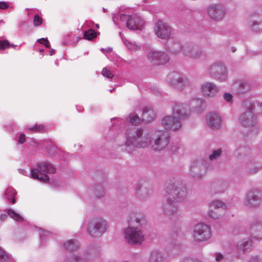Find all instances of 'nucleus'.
Listing matches in <instances>:
<instances>
[{
    "instance_id": "31",
    "label": "nucleus",
    "mask_w": 262,
    "mask_h": 262,
    "mask_svg": "<svg viewBox=\"0 0 262 262\" xmlns=\"http://www.w3.org/2000/svg\"><path fill=\"white\" fill-rule=\"evenodd\" d=\"M75 36L73 35H67L62 39V43L64 45L71 44L74 42Z\"/></svg>"
},
{
    "instance_id": "19",
    "label": "nucleus",
    "mask_w": 262,
    "mask_h": 262,
    "mask_svg": "<svg viewBox=\"0 0 262 262\" xmlns=\"http://www.w3.org/2000/svg\"><path fill=\"white\" fill-rule=\"evenodd\" d=\"M226 206L224 202L221 200H215L211 201L209 203V210L208 212L209 215L214 219L219 217L215 211H218L220 209H225Z\"/></svg>"
},
{
    "instance_id": "61",
    "label": "nucleus",
    "mask_w": 262,
    "mask_h": 262,
    "mask_svg": "<svg viewBox=\"0 0 262 262\" xmlns=\"http://www.w3.org/2000/svg\"><path fill=\"white\" fill-rule=\"evenodd\" d=\"M79 110H80V108H77V110L78 111Z\"/></svg>"
},
{
    "instance_id": "18",
    "label": "nucleus",
    "mask_w": 262,
    "mask_h": 262,
    "mask_svg": "<svg viewBox=\"0 0 262 262\" xmlns=\"http://www.w3.org/2000/svg\"><path fill=\"white\" fill-rule=\"evenodd\" d=\"M206 123L211 128L217 129L221 124V117L216 113H210L206 116Z\"/></svg>"
},
{
    "instance_id": "1",
    "label": "nucleus",
    "mask_w": 262,
    "mask_h": 262,
    "mask_svg": "<svg viewBox=\"0 0 262 262\" xmlns=\"http://www.w3.org/2000/svg\"><path fill=\"white\" fill-rule=\"evenodd\" d=\"M166 192L168 199L163 203L162 207L166 214L171 215L178 211V203L184 201L187 198L188 193L185 185L179 183L168 184Z\"/></svg>"
},
{
    "instance_id": "59",
    "label": "nucleus",
    "mask_w": 262,
    "mask_h": 262,
    "mask_svg": "<svg viewBox=\"0 0 262 262\" xmlns=\"http://www.w3.org/2000/svg\"><path fill=\"white\" fill-rule=\"evenodd\" d=\"M103 11H104V12H105V11H106V9H104V8H103Z\"/></svg>"
},
{
    "instance_id": "62",
    "label": "nucleus",
    "mask_w": 262,
    "mask_h": 262,
    "mask_svg": "<svg viewBox=\"0 0 262 262\" xmlns=\"http://www.w3.org/2000/svg\"><path fill=\"white\" fill-rule=\"evenodd\" d=\"M79 110H80V108H77V110L78 111Z\"/></svg>"
},
{
    "instance_id": "2",
    "label": "nucleus",
    "mask_w": 262,
    "mask_h": 262,
    "mask_svg": "<svg viewBox=\"0 0 262 262\" xmlns=\"http://www.w3.org/2000/svg\"><path fill=\"white\" fill-rule=\"evenodd\" d=\"M189 111L183 104L176 103L173 107L172 115L163 118L162 124L166 130H177L181 126V121L189 115Z\"/></svg>"
},
{
    "instance_id": "58",
    "label": "nucleus",
    "mask_w": 262,
    "mask_h": 262,
    "mask_svg": "<svg viewBox=\"0 0 262 262\" xmlns=\"http://www.w3.org/2000/svg\"><path fill=\"white\" fill-rule=\"evenodd\" d=\"M111 50L108 49L107 50V52H111Z\"/></svg>"
},
{
    "instance_id": "41",
    "label": "nucleus",
    "mask_w": 262,
    "mask_h": 262,
    "mask_svg": "<svg viewBox=\"0 0 262 262\" xmlns=\"http://www.w3.org/2000/svg\"><path fill=\"white\" fill-rule=\"evenodd\" d=\"M40 230L41 231L40 232V238L42 242L45 241V237L49 236L50 233L48 231H44L41 229H40Z\"/></svg>"
},
{
    "instance_id": "22",
    "label": "nucleus",
    "mask_w": 262,
    "mask_h": 262,
    "mask_svg": "<svg viewBox=\"0 0 262 262\" xmlns=\"http://www.w3.org/2000/svg\"><path fill=\"white\" fill-rule=\"evenodd\" d=\"M251 233L254 238H262V223H253L251 227Z\"/></svg>"
},
{
    "instance_id": "7",
    "label": "nucleus",
    "mask_w": 262,
    "mask_h": 262,
    "mask_svg": "<svg viewBox=\"0 0 262 262\" xmlns=\"http://www.w3.org/2000/svg\"><path fill=\"white\" fill-rule=\"evenodd\" d=\"M124 238L131 245H141L144 240L141 230L138 227L128 226L124 230Z\"/></svg>"
},
{
    "instance_id": "28",
    "label": "nucleus",
    "mask_w": 262,
    "mask_h": 262,
    "mask_svg": "<svg viewBox=\"0 0 262 262\" xmlns=\"http://www.w3.org/2000/svg\"><path fill=\"white\" fill-rule=\"evenodd\" d=\"M7 213L10 217L13 219L14 220L17 222H23V217L20 215L18 213H17L15 211L11 209L7 210Z\"/></svg>"
},
{
    "instance_id": "39",
    "label": "nucleus",
    "mask_w": 262,
    "mask_h": 262,
    "mask_svg": "<svg viewBox=\"0 0 262 262\" xmlns=\"http://www.w3.org/2000/svg\"><path fill=\"white\" fill-rule=\"evenodd\" d=\"M102 74L103 76L107 78H112L114 77V74L110 70L107 69L106 68L103 69L102 71Z\"/></svg>"
},
{
    "instance_id": "43",
    "label": "nucleus",
    "mask_w": 262,
    "mask_h": 262,
    "mask_svg": "<svg viewBox=\"0 0 262 262\" xmlns=\"http://www.w3.org/2000/svg\"><path fill=\"white\" fill-rule=\"evenodd\" d=\"M215 260L217 262L222 261L224 259L223 254L221 253H217L215 254Z\"/></svg>"
},
{
    "instance_id": "60",
    "label": "nucleus",
    "mask_w": 262,
    "mask_h": 262,
    "mask_svg": "<svg viewBox=\"0 0 262 262\" xmlns=\"http://www.w3.org/2000/svg\"><path fill=\"white\" fill-rule=\"evenodd\" d=\"M101 50L102 51H103L104 50V49H101Z\"/></svg>"
},
{
    "instance_id": "25",
    "label": "nucleus",
    "mask_w": 262,
    "mask_h": 262,
    "mask_svg": "<svg viewBox=\"0 0 262 262\" xmlns=\"http://www.w3.org/2000/svg\"><path fill=\"white\" fill-rule=\"evenodd\" d=\"M252 247V242L251 240L247 239L237 244V250L240 251H245Z\"/></svg>"
},
{
    "instance_id": "8",
    "label": "nucleus",
    "mask_w": 262,
    "mask_h": 262,
    "mask_svg": "<svg viewBox=\"0 0 262 262\" xmlns=\"http://www.w3.org/2000/svg\"><path fill=\"white\" fill-rule=\"evenodd\" d=\"M212 235L210 227L205 224L200 223L193 228L192 237L195 241L205 242L209 240Z\"/></svg>"
},
{
    "instance_id": "51",
    "label": "nucleus",
    "mask_w": 262,
    "mask_h": 262,
    "mask_svg": "<svg viewBox=\"0 0 262 262\" xmlns=\"http://www.w3.org/2000/svg\"><path fill=\"white\" fill-rule=\"evenodd\" d=\"M18 171L20 173L23 175L27 176L28 174L27 171L24 169H19Z\"/></svg>"
},
{
    "instance_id": "45",
    "label": "nucleus",
    "mask_w": 262,
    "mask_h": 262,
    "mask_svg": "<svg viewBox=\"0 0 262 262\" xmlns=\"http://www.w3.org/2000/svg\"><path fill=\"white\" fill-rule=\"evenodd\" d=\"M26 141V137L25 135L24 134H21L20 135L18 138V142L20 144H23Z\"/></svg>"
},
{
    "instance_id": "15",
    "label": "nucleus",
    "mask_w": 262,
    "mask_h": 262,
    "mask_svg": "<svg viewBox=\"0 0 262 262\" xmlns=\"http://www.w3.org/2000/svg\"><path fill=\"white\" fill-rule=\"evenodd\" d=\"M179 51H174V53L177 54L181 52L184 55L193 59L199 58L202 54V51L201 50L194 48L192 45L189 44L181 45Z\"/></svg>"
},
{
    "instance_id": "27",
    "label": "nucleus",
    "mask_w": 262,
    "mask_h": 262,
    "mask_svg": "<svg viewBox=\"0 0 262 262\" xmlns=\"http://www.w3.org/2000/svg\"><path fill=\"white\" fill-rule=\"evenodd\" d=\"M120 37L122 38V41L124 42V43L126 47L131 51H135L138 50L139 49V47L136 45L134 43L131 42L129 41L126 38H124L122 36V33L121 32L119 33Z\"/></svg>"
},
{
    "instance_id": "53",
    "label": "nucleus",
    "mask_w": 262,
    "mask_h": 262,
    "mask_svg": "<svg viewBox=\"0 0 262 262\" xmlns=\"http://www.w3.org/2000/svg\"><path fill=\"white\" fill-rule=\"evenodd\" d=\"M44 45L45 46V47L47 48H49L50 47V42H49L48 40L47 39H46V43L44 44Z\"/></svg>"
},
{
    "instance_id": "24",
    "label": "nucleus",
    "mask_w": 262,
    "mask_h": 262,
    "mask_svg": "<svg viewBox=\"0 0 262 262\" xmlns=\"http://www.w3.org/2000/svg\"><path fill=\"white\" fill-rule=\"evenodd\" d=\"M149 262H165L162 254L158 251H153L150 254Z\"/></svg>"
},
{
    "instance_id": "9",
    "label": "nucleus",
    "mask_w": 262,
    "mask_h": 262,
    "mask_svg": "<svg viewBox=\"0 0 262 262\" xmlns=\"http://www.w3.org/2000/svg\"><path fill=\"white\" fill-rule=\"evenodd\" d=\"M106 221L101 218H96L92 220L88 224V231L93 237L101 236L107 229Z\"/></svg>"
},
{
    "instance_id": "33",
    "label": "nucleus",
    "mask_w": 262,
    "mask_h": 262,
    "mask_svg": "<svg viewBox=\"0 0 262 262\" xmlns=\"http://www.w3.org/2000/svg\"><path fill=\"white\" fill-rule=\"evenodd\" d=\"M251 29L255 32H259L262 29V24L253 21L251 25Z\"/></svg>"
},
{
    "instance_id": "36",
    "label": "nucleus",
    "mask_w": 262,
    "mask_h": 262,
    "mask_svg": "<svg viewBox=\"0 0 262 262\" xmlns=\"http://www.w3.org/2000/svg\"><path fill=\"white\" fill-rule=\"evenodd\" d=\"M26 128L29 130H33L34 132H42L44 130V127L41 125H36L31 127L27 126Z\"/></svg>"
},
{
    "instance_id": "11",
    "label": "nucleus",
    "mask_w": 262,
    "mask_h": 262,
    "mask_svg": "<svg viewBox=\"0 0 262 262\" xmlns=\"http://www.w3.org/2000/svg\"><path fill=\"white\" fill-rule=\"evenodd\" d=\"M168 83L173 88L182 90L188 84L187 80L181 74L172 73L167 77Z\"/></svg>"
},
{
    "instance_id": "6",
    "label": "nucleus",
    "mask_w": 262,
    "mask_h": 262,
    "mask_svg": "<svg viewBox=\"0 0 262 262\" xmlns=\"http://www.w3.org/2000/svg\"><path fill=\"white\" fill-rule=\"evenodd\" d=\"M170 135L167 130H158L152 136L154 144L151 147L153 150L160 151L164 149L169 142Z\"/></svg>"
},
{
    "instance_id": "35",
    "label": "nucleus",
    "mask_w": 262,
    "mask_h": 262,
    "mask_svg": "<svg viewBox=\"0 0 262 262\" xmlns=\"http://www.w3.org/2000/svg\"><path fill=\"white\" fill-rule=\"evenodd\" d=\"M10 46L14 47L15 46L14 45H10L9 42L7 40H0V49L5 50L7 48H9Z\"/></svg>"
},
{
    "instance_id": "21",
    "label": "nucleus",
    "mask_w": 262,
    "mask_h": 262,
    "mask_svg": "<svg viewBox=\"0 0 262 262\" xmlns=\"http://www.w3.org/2000/svg\"><path fill=\"white\" fill-rule=\"evenodd\" d=\"M16 190L12 187L7 188L4 194L3 197L5 200H7L12 204L15 203Z\"/></svg>"
},
{
    "instance_id": "38",
    "label": "nucleus",
    "mask_w": 262,
    "mask_h": 262,
    "mask_svg": "<svg viewBox=\"0 0 262 262\" xmlns=\"http://www.w3.org/2000/svg\"><path fill=\"white\" fill-rule=\"evenodd\" d=\"M236 85H237L239 86V90L238 91V93H244L248 89V86L245 83H236L234 85V86H236Z\"/></svg>"
},
{
    "instance_id": "20",
    "label": "nucleus",
    "mask_w": 262,
    "mask_h": 262,
    "mask_svg": "<svg viewBox=\"0 0 262 262\" xmlns=\"http://www.w3.org/2000/svg\"><path fill=\"white\" fill-rule=\"evenodd\" d=\"M208 13L211 18L219 20L224 16L225 10L222 6L211 5L208 8Z\"/></svg>"
},
{
    "instance_id": "23",
    "label": "nucleus",
    "mask_w": 262,
    "mask_h": 262,
    "mask_svg": "<svg viewBox=\"0 0 262 262\" xmlns=\"http://www.w3.org/2000/svg\"><path fill=\"white\" fill-rule=\"evenodd\" d=\"M65 250L73 252L78 248L77 242L73 240H69L63 244Z\"/></svg>"
},
{
    "instance_id": "32",
    "label": "nucleus",
    "mask_w": 262,
    "mask_h": 262,
    "mask_svg": "<svg viewBox=\"0 0 262 262\" xmlns=\"http://www.w3.org/2000/svg\"><path fill=\"white\" fill-rule=\"evenodd\" d=\"M96 37V33L92 29L85 31L84 33V38L89 40L92 39Z\"/></svg>"
},
{
    "instance_id": "57",
    "label": "nucleus",
    "mask_w": 262,
    "mask_h": 262,
    "mask_svg": "<svg viewBox=\"0 0 262 262\" xmlns=\"http://www.w3.org/2000/svg\"><path fill=\"white\" fill-rule=\"evenodd\" d=\"M114 90H115V89H113L110 90V92L111 93H112Z\"/></svg>"
},
{
    "instance_id": "17",
    "label": "nucleus",
    "mask_w": 262,
    "mask_h": 262,
    "mask_svg": "<svg viewBox=\"0 0 262 262\" xmlns=\"http://www.w3.org/2000/svg\"><path fill=\"white\" fill-rule=\"evenodd\" d=\"M201 91L206 97H213L219 92V88L213 83L205 82L201 86Z\"/></svg>"
},
{
    "instance_id": "48",
    "label": "nucleus",
    "mask_w": 262,
    "mask_h": 262,
    "mask_svg": "<svg viewBox=\"0 0 262 262\" xmlns=\"http://www.w3.org/2000/svg\"><path fill=\"white\" fill-rule=\"evenodd\" d=\"M249 262H262L261 259H259L257 256L251 257Z\"/></svg>"
},
{
    "instance_id": "14",
    "label": "nucleus",
    "mask_w": 262,
    "mask_h": 262,
    "mask_svg": "<svg viewBox=\"0 0 262 262\" xmlns=\"http://www.w3.org/2000/svg\"><path fill=\"white\" fill-rule=\"evenodd\" d=\"M210 76L220 80H222L226 77V69L221 62H215L211 64L208 69Z\"/></svg>"
},
{
    "instance_id": "30",
    "label": "nucleus",
    "mask_w": 262,
    "mask_h": 262,
    "mask_svg": "<svg viewBox=\"0 0 262 262\" xmlns=\"http://www.w3.org/2000/svg\"><path fill=\"white\" fill-rule=\"evenodd\" d=\"M6 260L12 261L14 262L13 259L10 256L7 255L1 248H0V261L5 262Z\"/></svg>"
},
{
    "instance_id": "12",
    "label": "nucleus",
    "mask_w": 262,
    "mask_h": 262,
    "mask_svg": "<svg viewBox=\"0 0 262 262\" xmlns=\"http://www.w3.org/2000/svg\"><path fill=\"white\" fill-rule=\"evenodd\" d=\"M154 31L158 37L164 39L169 38L171 33V27L162 20H159L155 24Z\"/></svg>"
},
{
    "instance_id": "10",
    "label": "nucleus",
    "mask_w": 262,
    "mask_h": 262,
    "mask_svg": "<svg viewBox=\"0 0 262 262\" xmlns=\"http://www.w3.org/2000/svg\"><path fill=\"white\" fill-rule=\"evenodd\" d=\"M261 201V194L255 189L247 192L243 203L247 208H255L258 206Z\"/></svg>"
},
{
    "instance_id": "55",
    "label": "nucleus",
    "mask_w": 262,
    "mask_h": 262,
    "mask_svg": "<svg viewBox=\"0 0 262 262\" xmlns=\"http://www.w3.org/2000/svg\"><path fill=\"white\" fill-rule=\"evenodd\" d=\"M254 169H255V170H254V171H252V170H250V171H249V172H250V173H254V172H257V171H258V170H259L258 168H256L255 167H254Z\"/></svg>"
},
{
    "instance_id": "44",
    "label": "nucleus",
    "mask_w": 262,
    "mask_h": 262,
    "mask_svg": "<svg viewBox=\"0 0 262 262\" xmlns=\"http://www.w3.org/2000/svg\"><path fill=\"white\" fill-rule=\"evenodd\" d=\"M97 190L100 192V193H97V195L98 198L102 196L104 194V191L103 188L101 186H98Z\"/></svg>"
},
{
    "instance_id": "46",
    "label": "nucleus",
    "mask_w": 262,
    "mask_h": 262,
    "mask_svg": "<svg viewBox=\"0 0 262 262\" xmlns=\"http://www.w3.org/2000/svg\"><path fill=\"white\" fill-rule=\"evenodd\" d=\"M145 217L144 216L142 215L141 218L139 219L138 218H136V222L138 223L139 225H142L145 222Z\"/></svg>"
},
{
    "instance_id": "13",
    "label": "nucleus",
    "mask_w": 262,
    "mask_h": 262,
    "mask_svg": "<svg viewBox=\"0 0 262 262\" xmlns=\"http://www.w3.org/2000/svg\"><path fill=\"white\" fill-rule=\"evenodd\" d=\"M147 58L151 62L157 64H164L169 60L166 53L154 50H150L147 53Z\"/></svg>"
},
{
    "instance_id": "42",
    "label": "nucleus",
    "mask_w": 262,
    "mask_h": 262,
    "mask_svg": "<svg viewBox=\"0 0 262 262\" xmlns=\"http://www.w3.org/2000/svg\"><path fill=\"white\" fill-rule=\"evenodd\" d=\"M224 99L229 103H232V95L230 93H225L223 95Z\"/></svg>"
},
{
    "instance_id": "5",
    "label": "nucleus",
    "mask_w": 262,
    "mask_h": 262,
    "mask_svg": "<svg viewBox=\"0 0 262 262\" xmlns=\"http://www.w3.org/2000/svg\"><path fill=\"white\" fill-rule=\"evenodd\" d=\"M113 20L115 25L119 27L126 25L130 30H140L144 25V22L137 15H126L124 14L120 15L119 19L113 16Z\"/></svg>"
},
{
    "instance_id": "4",
    "label": "nucleus",
    "mask_w": 262,
    "mask_h": 262,
    "mask_svg": "<svg viewBox=\"0 0 262 262\" xmlns=\"http://www.w3.org/2000/svg\"><path fill=\"white\" fill-rule=\"evenodd\" d=\"M55 172V169L49 162H41L36 164V167H32L30 170V178L37 179L41 182L48 181L49 177L47 173Z\"/></svg>"
},
{
    "instance_id": "50",
    "label": "nucleus",
    "mask_w": 262,
    "mask_h": 262,
    "mask_svg": "<svg viewBox=\"0 0 262 262\" xmlns=\"http://www.w3.org/2000/svg\"><path fill=\"white\" fill-rule=\"evenodd\" d=\"M46 39L47 38H42L40 39H38L37 40V41L41 44L44 45L46 42Z\"/></svg>"
},
{
    "instance_id": "34",
    "label": "nucleus",
    "mask_w": 262,
    "mask_h": 262,
    "mask_svg": "<svg viewBox=\"0 0 262 262\" xmlns=\"http://www.w3.org/2000/svg\"><path fill=\"white\" fill-rule=\"evenodd\" d=\"M222 150L221 148H219L213 151L212 154L210 155L209 158L210 160H213L219 157L222 154Z\"/></svg>"
},
{
    "instance_id": "54",
    "label": "nucleus",
    "mask_w": 262,
    "mask_h": 262,
    "mask_svg": "<svg viewBox=\"0 0 262 262\" xmlns=\"http://www.w3.org/2000/svg\"><path fill=\"white\" fill-rule=\"evenodd\" d=\"M54 53H55V50H54L52 49V50H51L49 51V54H50V55H54Z\"/></svg>"
},
{
    "instance_id": "40",
    "label": "nucleus",
    "mask_w": 262,
    "mask_h": 262,
    "mask_svg": "<svg viewBox=\"0 0 262 262\" xmlns=\"http://www.w3.org/2000/svg\"><path fill=\"white\" fill-rule=\"evenodd\" d=\"M42 23V18L37 14H36L33 19L34 25L36 27L39 26L41 25Z\"/></svg>"
},
{
    "instance_id": "56",
    "label": "nucleus",
    "mask_w": 262,
    "mask_h": 262,
    "mask_svg": "<svg viewBox=\"0 0 262 262\" xmlns=\"http://www.w3.org/2000/svg\"><path fill=\"white\" fill-rule=\"evenodd\" d=\"M43 51H44V50H43V49H40V50H39V52H40V53H42V52H43Z\"/></svg>"
},
{
    "instance_id": "49",
    "label": "nucleus",
    "mask_w": 262,
    "mask_h": 262,
    "mask_svg": "<svg viewBox=\"0 0 262 262\" xmlns=\"http://www.w3.org/2000/svg\"><path fill=\"white\" fill-rule=\"evenodd\" d=\"M79 258L78 256H76V255H74L73 256L72 259L70 260V262L79 261Z\"/></svg>"
},
{
    "instance_id": "29",
    "label": "nucleus",
    "mask_w": 262,
    "mask_h": 262,
    "mask_svg": "<svg viewBox=\"0 0 262 262\" xmlns=\"http://www.w3.org/2000/svg\"><path fill=\"white\" fill-rule=\"evenodd\" d=\"M203 101L198 98L192 99L190 102V107L192 110H196L197 107L202 106Z\"/></svg>"
},
{
    "instance_id": "37",
    "label": "nucleus",
    "mask_w": 262,
    "mask_h": 262,
    "mask_svg": "<svg viewBox=\"0 0 262 262\" xmlns=\"http://www.w3.org/2000/svg\"><path fill=\"white\" fill-rule=\"evenodd\" d=\"M129 122L133 125H137L140 121V118L136 115H132L129 117Z\"/></svg>"
},
{
    "instance_id": "26",
    "label": "nucleus",
    "mask_w": 262,
    "mask_h": 262,
    "mask_svg": "<svg viewBox=\"0 0 262 262\" xmlns=\"http://www.w3.org/2000/svg\"><path fill=\"white\" fill-rule=\"evenodd\" d=\"M154 114L153 112L149 108L145 107L143 110V118L142 119L146 122H150L154 117Z\"/></svg>"
},
{
    "instance_id": "47",
    "label": "nucleus",
    "mask_w": 262,
    "mask_h": 262,
    "mask_svg": "<svg viewBox=\"0 0 262 262\" xmlns=\"http://www.w3.org/2000/svg\"><path fill=\"white\" fill-rule=\"evenodd\" d=\"M9 5L4 2H0V9H5L8 8Z\"/></svg>"
},
{
    "instance_id": "3",
    "label": "nucleus",
    "mask_w": 262,
    "mask_h": 262,
    "mask_svg": "<svg viewBox=\"0 0 262 262\" xmlns=\"http://www.w3.org/2000/svg\"><path fill=\"white\" fill-rule=\"evenodd\" d=\"M141 129H129L126 134V141L125 143V150L130 152L135 147L145 148L151 143V139L148 135L143 136Z\"/></svg>"
},
{
    "instance_id": "52",
    "label": "nucleus",
    "mask_w": 262,
    "mask_h": 262,
    "mask_svg": "<svg viewBox=\"0 0 262 262\" xmlns=\"http://www.w3.org/2000/svg\"><path fill=\"white\" fill-rule=\"evenodd\" d=\"M7 217V215L6 214H2L0 215V220L2 221H4Z\"/></svg>"
},
{
    "instance_id": "16",
    "label": "nucleus",
    "mask_w": 262,
    "mask_h": 262,
    "mask_svg": "<svg viewBox=\"0 0 262 262\" xmlns=\"http://www.w3.org/2000/svg\"><path fill=\"white\" fill-rule=\"evenodd\" d=\"M239 121L242 125L245 127H251L255 124L256 117L252 110L249 108L241 114Z\"/></svg>"
}]
</instances>
